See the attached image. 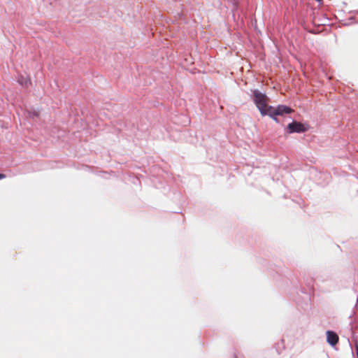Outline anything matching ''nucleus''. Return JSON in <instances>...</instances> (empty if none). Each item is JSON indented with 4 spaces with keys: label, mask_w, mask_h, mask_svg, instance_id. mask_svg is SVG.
Masks as SVG:
<instances>
[{
    "label": "nucleus",
    "mask_w": 358,
    "mask_h": 358,
    "mask_svg": "<svg viewBox=\"0 0 358 358\" xmlns=\"http://www.w3.org/2000/svg\"><path fill=\"white\" fill-rule=\"evenodd\" d=\"M18 83L22 85V86H24V87H28L31 85V80L28 77H24L22 76H21L20 77H19L18 78Z\"/></svg>",
    "instance_id": "39448f33"
},
{
    "label": "nucleus",
    "mask_w": 358,
    "mask_h": 358,
    "mask_svg": "<svg viewBox=\"0 0 358 358\" xmlns=\"http://www.w3.org/2000/svg\"><path fill=\"white\" fill-rule=\"evenodd\" d=\"M356 355H357V357L358 358V345H356Z\"/></svg>",
    "instance_id": "0eeeda50"
},
{
    "label": "nucleus",
    "mask_w": 358,
    "mask_h": 358,
    "mask_svg": "<svg viewBox=\"0 0 358 358\" xmlns=\"http://www.w3.org/2000/svg\"><path fill=\"white\" fill-rule=\"evenodd\" d=\"M317 1L320 2V1H322V0H316Z\"/></svg>",
    "instance_id": "6e6552de"
},
{
    "label": "nucleus",
    "mask_w": 358,
    "mask_h": 358,
    "mask_svg": "<svg viewBox=\"0 0 358 358\" xmlns=\"http://www.w3.org/2000/svg\"><path fill=\"white\" fill-rule=\"evenodd\" d=\"M292 109L284 105H280L277 108L269 106L268 115L271 117L274 120L277 121L275 116L283 115L284 114H289L292 112Z\"/></svg>",
    "instance_id": "f03ea898"
},
{
    "label": "nucleus",
    "mask_w": 358,
    "mask_h": 358,
    "mask_svg": "<svg viewBox=\"0 0 358 358\" xmlns=\"http://www.w3.org/2000/svg\"><path fill=\"white\" fill-rule=\"evenodd\" d=\"M6 178V175L3 173H0V180Z\"/></svg>",
    "instance_id": "423d86ee"
},
{
    "label": "nucleus",
    "mask_w": 358,
    "mask_h": 358,
    "mask_svg": "<svg viewBox=\"0 0 358 358\" xmlns=\"http://www.w3.org/2000/svg\"><path fill=\"white\" fill-rule=\"evenodd\" d=\"M287 129L289 133H301L306 131V129L303 124L301 122H298L296 121L292 122V123L287 125Z\"/></svg>",
    "instance_id": "7ed1b4c3"
},
{
    "label": "nucleus",
    "mask_w": 358,
    "mask_h": 358,
    "mask_svg": "<svg viewBox=\"0 0 358 358\" xmlns=\"http://www.w3.org/2000/svg\"><path fill=\"white\" fill-rule=\"evenodd\" d=\"M327 340L329 344H330L332 346H334L338 342V336L335 332L331 331H327Z\"/></svg>",
    "instance_id": "20e7f679"
},
{
    "label": "nucleus",
    "mask_w": 358,
    "mask_h": 358,
    "mask_svg": "<svg viewBox=\"0 0 358 358\" xmlns=\"http://www.w3.org/2000/svg\"><path fill=\"white\" fill-rule=\"evenodd\" d=\"M254 102L262 115H268V108L267 105L268 98L267 96L258 90L253 92Z\"/></svg>",
    "instance_id": "f257e3e1"
}]
</instances>
